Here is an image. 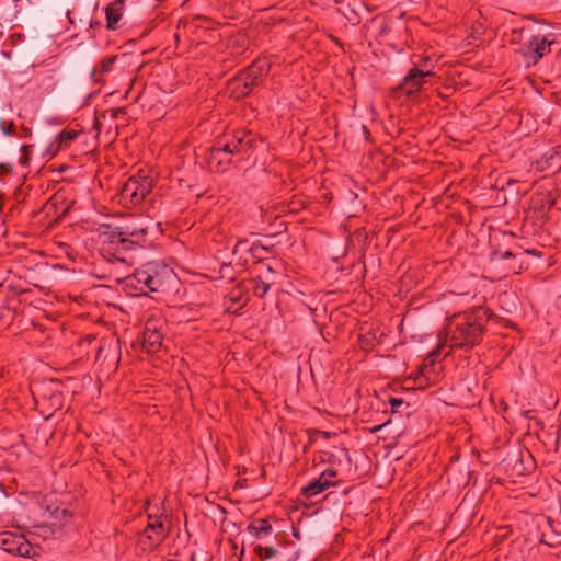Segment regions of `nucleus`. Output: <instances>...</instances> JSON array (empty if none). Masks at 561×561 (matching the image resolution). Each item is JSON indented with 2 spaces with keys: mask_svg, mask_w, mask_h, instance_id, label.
Instances as JSON below:
<instances>
[{
  "mask_svg": "<svg viewBox=\"0 0 561 561\" xmlns=\"http://www.w3.org/2000/svg\"><path fill=\"white\" fill-rule=\"evenodd\" d=\"M160 226L148 216L137 217L121 227L103 225L98 236L100 254L108 261L127 262L129 251L154 243L162 233Z\"/></svg>",
  "mask_w": 561,
  "mask_h": 561,
  "instance_id": "nucleus-1",
  "label": "nucleus"
},
{
  "mask_svg": "<svg viewBox=\"0 0 561 561\" xmlns=\"http://www.w3.org/2000/svg\"><path fill=\"white\" fill-rule=\"evenodd\" d=\"M493 316L494 313L490 308L478 306L448 317L444 331L439 334V343L437 347L427 355L426 360L433 364L436 356L440 354L446 345H448L449 351L445 356L456 350L463 352L471 351L476 345L482 342L486 323Z\"/></svg>",
  "mask_w": 561,
  "mask_h": 561,
  "instance_id": "nucleus-2",
  "label": "nucleus"
},
{
  "mask_svg": "<svg viewBox=\"0 0 561 561\" xmlns=\"http://www.w3.org/2000/svg\"><path fill=\"white\" fill-rule=\"evenodd\" d=\"M271 70L267 58H256L250 66L240 70L229 79L226 92L229 98L241 100L249 96L255 87H259Z\"/></svg>",
  "mask_w": 561,
  "mask_h": 561,
  "instance_id": "nucleus-3",
  "label": "nucleus"
},
{
  "mask_svg": "<svg viewBox=\"0 0 561 561\" xmlns=\"http://www.w3.org/2000/svg\"><path fill=\"white\" fill-rule=\"evenodd\" d=\"M152 190V179L146 174L138 173L130 176L119 190V203L126 207L139 205Z\"/></svg>",
  "mask_w": 561,
  "mask_h": 561,
  "instance_id": "nucleus-4",
  "label": "nucleus"
},
{
  "mask_svg": "<svg viewBox=\"0 0 561 561\" xmlns=\"http://www.w3.org/2000/svg\"><path fill=\"white\" fill-rule=\"evenodd\" d=\"M221 150L228 153L247 154L256 147L257 136L249 129H234L224 134L218 140Z\"/></svg>",
  "mask_w": 561,
  "mask_h": 561,
  "instance_id": "nucleus-5",
  "label": "nucleus"
},
{
  "mask_svg": "<svg viewBox=\"0 0 561 561\" xmlns=\"http://www.w3.org/2000/svg\"><path fill=\"white\" fill-rule=\"evenodd\" d=\"M27 293L25 289H18L7 286L0 289V328H8L21 312L22 297Z\"/></svg>",
  "mask_w": 561,
  "mask_h": 561,
  "instance_id": "nucleus-6",
  "label": "nucleus"
},
{
  "mask_svg": "<svg viewBox=\"0 0 561 561\" xmlns=\"http://www.w3.org/2000/svg\"><path fill=\"white\" fill-rule=\"evenodd\" d=\"M556 43V35L534 34L530 32L529 39L522 44L517 53L520 54L528 65H537L546 55L551 51V45Z\"/></svg>",
  "mask_w": 561,
  "mask_h": 561,
  "instance_id": "nucleus-7",
  "label": "nucleus"
},
{
  "mask_svg": "<svg viewBox=\"0 0 561 561\" xmlns=\"http://www.w3.org/2000/svg\"><path fill=\"white\" fill-rule=\"evenodd\" d=\"M165 321L161 317H150L145 323L142 333V348L149 354H156L161 350L163 341V329Z\"/></svg>",
  "mask_w": 561,
  "mask_h": 561,
  "instance_id": "nucleus-8",
  "label": "nucleus"
},
{
  "mask_svg": "<svg viewBox=\"0 0 561 561\" xmlns=\"http://www.w3.org/2000/svg\"><path fill=\"white\" fill-rule=\"evenodd\" d=\"M0 549L20 557H32L36 553L35 548L25 536L16 531L0 533Z\"/></svg>",
  "mask_w": 561,
  "mask_h": 561,
  "instance_id": "nucleus-9",
  "label": "nucleus"
},
{
  "mask_svg": "<svg viewBox=\"0 0 561 561\" xmlns=\"http://www.w3.org/2000/svg\"><path fill=\"white\" fill-rule=\"evenodd\" d=\"M434 76L433 69L410 68L401 83L397 87V90L402 91L408 96H412L420 93L427 79Z\"/></svg>",
  "mask_w": 561,
  "mask_h": 561,
  "instance_id": "nucleus-10",
  "label": "nucleus"
},
{
  "mask_svg": "<svg viewBox=\"0 0 561 561\" xmlns=\"http://www.w3.org/2000/svg\"><path fill=\"white\" fill-rule=\"evenodd\" d=\"M168 528L164 524H157L156 526H146L138 537V545L142 550H152L164 541L168 537Z\"/></svg>",
  "mask_w": 561,
  "mask_h": 561,
  "instance_id": "nucleus-11",
  "label": "nucleus"
},
{
  "mask_svg": "<svg viewBox=\"0 0 561 561\" xmlns=\"http://www.w3.org/2000/svg\"><path fill=\"white\" fill-rule=\"evenodd\" d=\"M153 263H147L140 268H137L131 275L125 278V285L128 288L135 289L139 295H147L150 273H153Z\"/></svg>",
  "mask_w": 561,
  "mask_h": 561,
  "instance_id": "nucleus-12",
  "label": "nucleus"
},
{
  "mask_svg": "<svg viewBox=\"0 0 561 561\" xmlns=\"http://www.w3.org/2000/svg\"><path fill=\"white\" fill-rule=\"evenodd\" d=\"M153 273H150L149 282L147 283L148 291L151 293H164L168 288V284L173 279V273L167 267L160 268L153 263Z\"/></svg>",
  "mask_w": 561,
  "mask_h": 561,
  "instance_id": "nucleus-13",
  "label": "nucleus"
},
{
  "mask_svg": "<svg viewBox=\"0 0 561 561\" xmlns=\"http://www.w3.org/2000/svg\"><path fill=\"white\" fill-rule=\"evenodd\" d=\"M222 145L217 141L209 150L208 163L217 172H225L231 163V153L221 150Z\"/></svg>",
  "mask_w": 561,
  "mask_h": 561,
  "instance_id": "nucleus-14",
  "label": "nucleus"
},
{
  "mask_svg": "<svg viewBox=\"0 0 561 561\" xmlns=\"http://www.w3.org/2000/svg\"><path fill=\"white\" fill-rule=\"evenodd\" d=\"M339 484L337 481H332L330 479H322L320 476L318 479L312 480L306 486H304L300 491V495L306 500H311L312 497L319 495L323 491L328 490L331 486H336Z\"/></svg>",
  "mask_w": 561,
  "mask_h": 561,
  "instance_id": "nucleus-15",
  "label": "nucleus"
},
{
  "mask_svg": "<svg viewBox=\"0 0 561 561\" xmlns=\"http://www.w3.org/2000/svg\"><path fill=\"white\" fill-rule=\"evenodd\" d=\"M117 55H107L103 57L92 69L90 77L94 83H103V76L110 73L117 60Z\"/></svg>",
  "mask_w": 561,
  "mask_h": 561,
  "instance_id": "nucleus-16",
  "label": "nucleus"
},
{
  "mask_svg": "<svg viewBox=\"0 0 561 561\" xmlns=\"http://www.w3.org/2000/svg\"><path fill=\"white\" fill-rule=\"evenodd\" d=\"M125 9V0H114L105 9L106 27L108 30H115L119 20L123 16Z\"/></svg>",
  "mask_w": 561,
  "mask_h": 561,
  "instance_id": "nucleus-17",
  "label": "nucleus"
},
{
  "mask_svg": "<svg viewBox=\"0 0 561 561\" xmlns=\"http://www.w3.org/2000/svg\"><path fill=\"white\" fill-rule=\"evenodd\" d=\"M78 135L79 133L75 129H64L50 144L49 151L55 154L58 151L68 148L70 144L78 137Z\"/></svg>",
  "mask_w": 561,
  "mask_h": 561,
  "instance_id": "nucleus-18",
  "label": "nucleus"
},
{
  "mask_svg": "<svg viewBox=\"0 0 561 561\" xmlns=\"http://www.w3.org/2000/svg\"><path fill=\"white\" fill-rule=\"evenodd\" d=\"M248 531L260 538L262 535H270L272 533V525L265 518H259L248 525Z\"/></svg>",
  "mask_w": 561,
  "mask_h": 561,
  "instance_id": "nucleus-19",
  "label": "nucleus"
},
{
  "mask_svg": "<svg viewBox=\"0 0 561 561\" xmlns=\"http://www.w3.org/2000/svg\"><path fill=\"white\" fill-rule=\"evenodd\" d=\"M247 253H249L253 259L257 260L259 262H262L273 253V248L262 245L261 243H252L249 248H247Z\"/></svg>",
  "mask_w": 561,
  "mask_h": 561,
  "instance_id": "nucleus-20",
  "label": "nucleus"
},
{
  "mask_svg": "<svg viewBox=\"0 0 561 561\" xmlns=\"http://www.w3.org/2000/svg\"><path fill=\"white\" fill-rule=\"evenodd\" d=\"M250 282L252 283L253 295L259 298H263L271 288V284L264 280L262 276L253 277Z\"/></svg>",
  "mask_w": 561,
  "mask_h": 561,
  "instance_id": "nucleus-21",
  "label": "nucleus"
},
{
  "mask_svg": "<svg viewBox=\"0 0 561 561\" xmlns=\"http://www.w3.org/2000/svg\"><path fill=\"white\" fill-rule=\"evenodd\" d=\"M412 68L419 69H432L433 60L428 55H413L412 57Z\"/></svg>",
  "mask_w": 561,
  "mask_h": 561,
  "instance_id": "nucleus-22",
  "label": "nucleus"
},
{
  "mask_svg": "<svg viewBox=\"0 0 561 561\" xmlns=\"http://www.w3.org/2000/svg\"><path fill=\"white\" fill-rule=\"evenodd\" d=\"M254 552L262 561L275 558L278 554V550L276 548L262 547L260 545L254 547Z\"/></svg>",
  "mask_w": 561,
  "mask_h": 561,
  "instance_id": "nucleus-23",
  "label": "nucleus"
},
{
  "mask_svg": "<svg viewBox=\"0 0 561 561\" xmlns=\"http://www.w3.org/2000/svg\"><path fill=\"white\" fill-rule=\"evenodd\" d=\"M530 34V30L527 27L514 28L512 31V39L511 43H520L523 39V34Z\"/></svg>",
  "mask_w": 561,
  "mask_h": 561,
  "instance_id": "nucleus-24",
  "label": "nucleus"
},
{
  "mask_svg": "<svg viewBox=\"0 0 561 561\" xmlns=\"http://www.w3.org/2000/svg\"><path fill=\"white\" fill-rule=\"evenodd\" d=\"M0 127L2 133L7 136H12L15 134V126L13 122L1 121Z\"/></svg>",
  "mask_w": 561,
  "mask_h": 561,
  "instance_id": "nucleus-25",
  "label": "nucleus"
},
{
  "mask_svg": "<svg viewBox=\"0 0 561 561\" xmlns=\"http://www.w3.org/2000/svg\"><path fill=\"white\" fill-rule=\"evenodd\" d=\"M250 244L247 240H239L232 250L233 255H237L240 252H247V248H249Z\"/></svg>",
  "mask_w": 561,
  "mask_h": 561,
  "instance_id": "nucleus-26",
  "label": "nucleus"
},
{
  "mask_svg": "<svg viewBox=\"0 0 561 561\" xmlns=\"http://www.w3.org/2000/svg\"><path fill=\"white\" fill-rule=\"evenodd\" d=\"M50 400L53 401L51 405L55 409H60L61 408V405H62V394H61V392H59V391L53 392L51 396H50Z\"/></svg>",
  "mask_w": 561,
  "mask_h": 561,
  "instance_id": "nucleus-27",
  "label": "nucleus"
},
{
  "mask_svg": "<svg viewBox=\"0 0 561 561\" xmlns=\"http://www.w3.org/2000/svg\"><path fill=\"white\" fill-rule=\"evenodd\" d=\"M389 403L391 405L392 413H394L397 409L404 403V401L401 398H390Z\"/></svg>",
  "mask_w": 561,
  "mask_h": 561,
  "instance_id": "nucleus-28",
  "label": "nucleus"
},
{
  "mask_svg": "<svg viewBox=\"0 0 561 561\" xmlns=\"http://www.w3.org/2000/svg\"><path fill=\"white\" fill-rule=\"evenodd\" d=\"M334 457V455L330 451H322L319 456V462H330L332 463L333 460L332 458Z\"/></svg>",
  "mask_w": 561,
  "mask_h": 561,
  "instance_id": "nucleus-29",
  "label": "nucleus"
},
{
  "mask_svg": "<svg viewBox=\"0 0 561 561\" xmlns=\"http://www.w3.org/2000/svg\"><path fill=\"white\" fill-rule=\"evenodd\" d=\"M336 476H337V471L333 468H329V469L322 471L320 474V477L322 479H330V480H331V478H335Z\"/></svg>",
  "mask_w": 561,
  "mask_h": 561,
  "instance_id": "nucleus-30",
  "label": "nucleus"
},
{
  "mask_svg": "<svg viewBox=\"0 0 561 561\" xmlns=\"http://www.w3.org/2000/svg\"><path fill=\"white\" fill-rule=\"evenodd\" d=\"M157 524H163L160 516H154L151 513H148V524L147 526H156Z\"/></svg>",
  "mask_w": 561,
  "mask_h": 561,
  "instance_id": "nucleus-31",
  "label": "nucleus"
},
{
  "mask_svg": "<svg viewBox=\"0 0 561 561\" xmlns=\"http://www.w3.org/2000/svg\"><path fill=\"white\" fill-rule=\"evenodd\" d=\"M21 150L23 151V154L20 158V161L24 167H26L30 161V157L27 154L28 147L26 145H24V146H22Z\"/></svg>",
  "mask_w": 561,
  "mask_h": 561,
  "instance_id": "nucleus-32",
  "label": "nucleus"
},
{
  "mask_svg": "<svg viewBox=\"0 0 561 561\" xmlns=\"http://www.w3.org/2000/svg\"><path fill=\"white\" fill-rule=\"evenodd\" d=\"M57 204V196H54L45 206L44 210L49 214L50 209L54 208Z\"/></svg>",
  "mask_w": 561,
  "mask_h": 561,
  "instance_id": "nucleus-33",
  "label": "nucleus"
},
{
  "mask_svg": "<svg viewBox=\"0 0 561 561\" xmlns=\"http://www.w3.org/2000/svg\"><path fill=\"white\" fill-rule=\"evenodd\" d=\"M95 341H96L95 335L89 334L85 337L81 339L80 345H83V344H89L90 345V344H92Z\"/></svg>",
  "mask_w": 561,
  "mask_h": 561,
  "instance_id": "nucleus-34",
  "label": "nucleus"
},
{
  "mask_svg": "<svg viewBox=\"0 0 561 561\" xmlns=\"http://www.w3.org/2000/svg\"><path fill=\"white\" fill-rule=\"evenodd\" d=\"M0 169H1V174H4V173H8L9 171L12 170V167L10 163H1L0 164Z\"/></svg>",
  "mask_w": 561,
  "mask_h": 561,
  "instance_id": "nucleus-35",
  "label": "nucleus"
},
{
  "mask_svg": "<svg viewBox=\"0 0 561 561\" xmlns=\"http://www.w3.org/2000/svg\"><path fill=\"white\" fill-rule=\"evenodd\" d=\"M362 129H363V133H364L366 139H368V136L370 135L368 128L365 125H363Z\"/></svg>",
  "mask_w": 561,
  "mask_h": 561,
  "instance_id": "nucleus-36",
  "label": "nucleus"
},
{
  "mask_svg": "<svg viewBox=\"0 0 561 561\" xmlns=\"http://www.w3.org/2000/svg\"><path fill=\"white\" fill-rule=\"evenodd\" d=\"M61 515L64 517L68 516V511L66 508L61 510ZM69 516L71 517V514H69Z\"/></svg>",
  "mask_w": 561,
  "mask_h": 561,
  "instance_id": "nucleus-37",
  "label": "nucleus"
},
{
  "mask_svg": "<svg viewBox=\"0 0 561 561\" xmlns=\"http://www.w3.org/2000/svg\"><path fill=\"white\" fill-rule=\"evenodd\" d=\"M96 352H98V356H99L100 353L102 352V346L101 345L96 346Z\"/></svg>",
  "mask_w": 561,
  "mask_h": 561,
  "instance_id": "nucleus-38",
  "label": "nucleus"
},
{
  "mask_svg": "<svg viewBox=\"0 0 561 561\" xmlns=\"http://www.w3.org/2000/svg\"><path fill=\"white\" fill-rule=\"evenodd\" d=\"M381 427H382V425L376 426L375 428L371 430V432L375 433V432L379 431Z\"/></svg>",
  "mask_w": 561,
  "mask_h": 561,
  "instance_id": "nucleus-39",
  "label": "nucleus"
},
{
  "mask_svg": "<svg viewBox=\"0 0 561 561\" xmlns=\"http://www.w3.org/2000/svg\"><path fill=\"white\" fill-rule=\"evenodd\" d=\"M266 270H267V272H270V273H273V272H274V271H273V268H272L271 266H268V265L266 266Z\"/></svg>",
  "mask_w": 561,
  "mask_h": 561,
  "instance_id": "nucleus-40",
  "label": "nucleus"
},
{
  "mask_svg": "<svg viewBox=\"0 0 561 561\" xmlns=\"http://www.w3.org/2000/svg\"><path fill=\"white\" fill-rule=\"evenodd\" d=\"M68 211V207L64 209L62 215H65Z\"/></svg>",
  "mask_w": 561,
  "mask_h": 561,
  "instance_id": "nucleus-41",
  "label": "nucleus"
}]
</instances>
